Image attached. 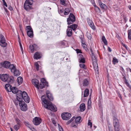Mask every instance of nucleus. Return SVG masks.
<instances>
[{"instance_id":"680f3d73","label":"nucleus","mask_w":131,"mask_h":131,"mask_svg":"<svg viewBox=\"0 0 131 131\" xmlns=\"http://www.w3.org/2000/svg\"><path fill=\"white\" fill-rule=\"evenodd\" d=\"M87 37L89 39H91V36L90 34H89V35H87Z\"/></svg>"},{"instance_id":"6e6d98bb","label":"nucleus","mask_w":131,"mask_h":131,"mask_svg":"<svg viewBox=\"0 0 131 131\" xmlns=\"http://www.w3.org/2000/svg\"><path fill=\"white\" fill-rule=\"evenodd\" d=\"M91 55L92 59L96 58L93 53H92Z\"/></svg>"},{"instance_id":"a18cd8bd","label":"nucleus","mask_w":131,"mask_h":131,"mask_svg":"<svg viewBox=\"0 0 131 131\" xmlns=\"http://www.w3.org/2000/svg\"><path fill=\"white\" fill-rule=\"evenodd\" d=\"M15 121L16 123H17V124L20 125L21 122L19 119L18 118H16L15 119Z\"/></svg>"},{"instance_id":"6e6552de","label":"nucleus","mask_w":131,"mask_h":131,"mask_svg":"<svg viewBox=\"0 0 131 131\" xmlns=\"http://www.w3.org/2000/svg\"><path fill=\"white\" fill-rule=\"evenodd\" d=\"M0 45L3 47H5L7 45V43L5 42V38L4 36L2 35H0Z\"/></svg>"},{"instance_id":"ddd939ff","label":"nucleus","mask_w":131,"mask_h":131,"mask_svg":"<svg viewBox=\"0 0 131 131\" xmlns=\"http://www.w3.org/2000/svg\"><path fill=\"white\" fill-rule=\"evenodd\" d=\"M93 61V65L95 71H97V72L98 71V68L97 64V60L96 58L92 59Z\"/></svg>"},{"instance_id":"0eeeda50","label":"nucleus","mask_w":131,"mask_h":131,"mask_svg":"<svg viewBox=\"0 0 131 131\" xmlns=\"http://www.w3.org/2000/svg\"><path fill=\"white\" fill-rule=\"evenodd\" d=\"M27 29V34L28 36L30 38H32L33 36V31L32 28L30 26H27L26 27Z\"/></svg>"},{"instance_id":"473e14b6","label":"nucleus","mask_w":131,"mask_h":131,"mask_svg":"<svg viewBox=\"0 0 131 131\" xmlns=\"http://www.w3.org/2000/svg\"><path fill=\"white\" fill-rule=\"evenodd\" d=\"M41 83L46 84V86H48V83L46 82L45 79L44 78H42L41 80Z\"/></svg>"},{"instance_id":"774afa93","label":"nucleus","mask_w":131,"mask_h":131,"mask_svg":"<svg viewBox=\"0 0 131 131\" xmlns=\"http://www.w3.org/2000/svg\"><path fill=\"white\" fill-rule=\"evenodd\" d=\"M127 71H129L130 73H131V69L129 68H128L127 69Z\"/></svg>"},{"instance_id":"cd10ccee","label":"nucleus","mask_w":131,"mask_h":131,"mask_svg":"<svg viewBox=\"0 0 131 131\" xmlns=\"http://www.w3.org/2000/svg\"><path fill=\"white\" fill-rule=\"evenodd\" d=\"M83 85L84 86H86L88 85L89 81L86 79H85L83 81Z\"/></svg>"},{"instance_id":"f3484780","label":"nucleus","mask_w":131,"mask_h":131,"mask_svg":"<svg viewBox=\"0 0 131 131\" xmlns=\"http://www.w3.org/2000/svg\"><path fill=\"white\" fill-rule=\"evenodd\" d=\"M87 20L88 23L90 26L93 29H95V27L92 20H90L89 18H88Z\"/></svg>"},{"instance_id":"dca6fc26","label":"nucleus","mask_w":131,"mask_h":131,"mask_svg":"<svg viewBox=\"0 0 131 131\" xmlns=\"http://www.w3.org/2000/svg\"><path fill=\"white\" fill-rule=\"evenodd\" d=\"M9 76L7 74H3L0 75V78L3 81H7Z\"/></svg>"},{"instance_id":"338daca9","label":"nucleus","mask_w":131,"mask_h":131,"mask_svg":"<svg viewBox=\"0 0 131 131\" xmlns=\"http://www.w3.org/2000/svg\"><path fill=\"white\" fill-rule=\"evenodd\" d=\"M120 69L123 72L124 71V70L123 69V68L122 67H120Z\"/></svg>"},{"instance_id":"69168bd1","label":"nucleus","mask_w":131,"mask_h":131,"mask_svg":"<svg viewBox=\"0 0 131 131\" xmlns=\"http://www.w3.org/2000/svg\"><path fill=\"white\" fill-rule=\"evenodd\" d=\"M71 122H72L70 120H69L67 122V125H68Z\"/></svg>"},{"instance_id":"9d476101","label":"nucleus","mask_w":131,"mask_h":131,"mask_svg":"<svg viewBox=\"0 0 131 131\" xmlns=\"http://www.w3.org/2000/svg\"><path fill=\"white\" fill-rule=\"evenodd\" d=\"M12 68L10 69L12 72H13L14 75L15 76H18L19 75L20 73L19 71L17 70L14 65H12L11 66Z\"/></svg>"},{"instance_id":"393cba45","label":"nucleus","mask_w":131,"mask_h":131,"mask_svg":"<svg viewBox=\"0 0 131 131\" xmlns=\"http://www.w3.org/2000/svg\"><path fill=\"white\" fill-rule=\"evenodd\" d=\"M77 25L75 24H73L70 26H68V28H71L73 30H74L77 28Z\"/></svg>"},{"instance_id":"603ef678","label":"nucleus","mask_w":131,"mask_h":131,"mask_svg":"<svg viewBox=\"0 0 131 131\" xmlns=\"http://www.w3.org/2000/svg\"><path fill=\"white\" fill-rule=\"evenodd\" d=\"M35 66L36 67V69L37 70L39 69V65L37 63H36L35 64Z\"/></svg>"},{"instance_id":"72a5a7b5","label":"nucleus","mask_w":131,"mask_h":131,"mask_svg":"<svg viewBox=\"0 0 131 131\" xmlns=\"http://www.w3.org/2000/svg\"><path fill=\"white\" fill-rule=\"evenodd\" d=\"M17 100H15V101L14 102L15 104L17 105H18V103L19 104V102H20L21 101H22L21 100H20L19 99H18L17 97Z\"/></svg>"},{"instance_id":"a19ab883","label":"nucleus","mask_w":131,"mask_h":131,"mask_svg":"<svg viewBox=\"0 0 131 131\" xmlns=\"http://www.w3.org/2000/svg\"><path fill=\"white\" fill-rule=\"evenodd\" d=\"M109 131H113V127L110 124H109L108 125Z\"/></svg>"},{"instance_id":"8fccbe9b","label":"nucleus","mask_w":131,"mask_h":131,"mask_svg":"<svg viewBox=\"0 0 131 131\" xmlns=\"http://www.w3.org/2000/svg\"><path fill=\"white\" fill-rule=\"evenodd\" d=\"M91 120H88V126H90V128H91L92 126V123L91 122Z\"/></svg>"},{"instance_id":"5701e85b","label":"nucleus","mask_w":131,"mask_h":131,"mask_svg":"<svg viewBox=\"0 0 131 131\" xmlns=\"http://www.w3.org/2000/svg\"><path fill=\"white\" fill-rule=\"evenodd\" d=\"M14 81V80L13 77L12 76H10L9 77V78H8L7 82L8 83H13Z\"/></svg>"},{"instance_id":"2eb2a0df","label":"nucleus","mask_w":131,"mask_h":131,"mask_svg":"<svg viewBox=\"0 0 131 131\" xmlns=\"http://www.w3.org/2000/svg\"><path fill=\"white\" fill-rule=\"evenodd\" d=\"M31 82L38 89H39V82L38 80L36 79H32L31 80Z\"/></svg>"},{"instance_id":"864d4df0","label":"nucleus","mask_w":131,"mask_h":131,"mask_svg":"<svg viewBox=\"0 0 131 131\" xmlns=\"http://www.w3.org/2000/svg\"><path fill=\"white\" fill-rule=\"evenodd\" d=\"M83 57V56L81 54H79L78 55V59L79 60Z\"/></svg>"},{"instance_id":"49530a36","label":"nucleus","mask_w":131,"mask_h":131,"mask_svg":"<svg viewBox=\"0 0 131 131\" xmlns=\"http://www.w3.org/2000/svg\"><path fill=\"white\" fill-rule=\"evenodd\" d=\"M29 48L31 52H33L34 50L33 45H30L29 47Z\"/></svg>"},{"instance_id":"f03ea898","label":"nucleus","mask_w":131,"mask_h":131,"mask_svg":"<svg viewBox=\"0 0 131 131\" xmlns=\"http://www.w3.org/2000/svg\"><path fill=\"white\" fill-rule=\"evenodd\" d=\"M33 2L32 0H26L24 5V8L27 10H29L31 9Z\"/></svg>"},{"instance_id":"a878e982","label":"nucleus","mask_w":131,"mask_h":131,"mask_svg":"<svg viewBox=\"0 0 131 131\" xmlns=\"http://www.w3.org/2000/svg\"><path fill=\"white\" fill-rule=\"evenodd\" d=\"M17 81L18 84L19 85L22 83L23 81V78L21 77H19L17 78Z\"/></svg>"},{"instance_id":"e433bc0d","label":"nucleus","mask_w":131,"mask_h":131,"mask_svg":"<svg viewBox=\"0 0 131 131\" xmlns=\"http://www.w3.org/2000/svg\"><path fill=\"white\" fill-rule=\"evenodd\" d=\"M46 86V84L41 83L39 85V88H40L41 89H42L43 88L45 87V86Z\"/></svg>"},{"instance_id":"1a4fd4ad","label":"nucleus","mask_w":131,"mask_h":131,"mask_svg":"<svg viewBox=\"0 0 131 131\" xmlns=\"http://www.w3.org/2000/svg\"><path fill=\"white\" fill-rule=\"evenodd\" d=\"M19 106L22 111H26L27 109V104L23 101L19 102Z\"/></svg>"},{"instance_id":"2f4dec72","label":"nucleus","mask_w":131,"mask_h":131,"mask_svg":"<svg viewBox=\"0 0 131 131\" xmlns=\"http://www.w3.org/2000/svg\"><path fill=\"white\" fill-rule=\"evenodd\" d=\"M102 39L104 44L105 45H107V42L104 36H102Z\"/></svg>"},{"instance_id":"f704fd0d","label":"nucleus","mask_w":131,"mask_h":131,"mask_svg":"<svg viewBox=\"0 0 131 131\" xmlns=\"http://www.w3.org/2000/svg\"><path fill=\"white\" fill-rule=\"evenodd\" d=\"M118 61L117 59L115 57H114L113 58L112 60V62L114 64H115V63H118Z\"/></svg>"},{"instance_id":"a211bd4d","label":"nucleus","mask_w":131,"mask_h":131,"mask_svg":"<svg viewBox=\"0 0 131 131\" xmlns=\"http://www.w3.org/2000/svg\"><path fill=\"white\" fill-rule=\"evenodd\" d=\"M46 94L47 98L50 101H52L53 100V98L52 94L50 93L48 91H47L46 92Z\"/></svg>"},{"instance_id":"412c9836","label":"nucleus","mask_w":131,"mask_h":131,"mask_svg":"<svg viewBox=\"0 0 131 131\" xmlns=\"http://www.w3.org/2000/svg\"><path fill=\"white\" fill-rule=\"evenodd\" d=\"M98 1L99 4L101 8L105 9L106 8V6L102 3L100 0H98Z\"/></svg>"},{"instance_id":"c756f323","label":"nucleus","mask_w":131,"mask_h":131,"mask_svg":"<svg viewBox=\"0 0 131 131\" xmlns=\"http://www.w3.org/2000/svg\"><path fill=\"white\" fill-rule=\"evenodd\" d=\"M24 100L26 103H29L30 101V99L29 96L27 95L23 98Z\"/></svg>"},{"instance_id":"4be33fe9","label":"nucleus","mask_w":131,"mask_h":131,"mask_svg":"<svg viewBox=\"0 0 131 131\" xmlns=\"http://www.w3.org/2000/svg\"><path fill=\"white\" fill-rule=\"evenodd\" d=\"M85 104L84 103L81 104L80 106V111L81 112L84 111L85 110Z\"/></svg>"},{"instance_id":"7ed1b4c3","label":"nucleus","mask_w":131,"mask_h":131,"mask_svg":"<svg viewBox=\"0 0 131 131\" xmlns=\"http://www.w3.org/2000/svg\"><path fill=\"white\" fill-rule=\"evenodd\" d=\"M75 17L72 13H70L69 17L67 19V24L68 25L73 24L75 20Z\"/></svg>"},{"instance_id":"052dcab7","label":"nucleus","mask_w":131,"mask_h":131,"mask_svg":"<svg viewBox=\"0 0 131 131\" xmlns=\"http://www.w3.org/2000/svg\"><path fill=\"white\" fill-rule=\"evenodd\" d=\"M78 125L77 123H76L74 125H73V123L72 125V127H76Z\"/></svg>"},{"instance_id":"5fc2aeb1","label":"nucleus","mask_w":131,"mask_h":131,"mask_svg":"<svg viewBox=\"0 0 131 131\" xmlns=\"http://www.w3.org/2000/svg\"><path fill=\"white\" fill-rule=\"evenodd\" d=\"M84 38V37L82 36H81L80 37V39H81V42H82V41H84L83 40Z\"/></svg>"},{"instance_id":"f8f14e48","label":"nucleus","mask_w":131,"mask_h":131,"mask_svg":"<svg viewBox=\"0 0 131 131\" xmlns=\"http://www.w3.org/2000/svg\"><path fill=\"white\" fill-rule=\"evenodd\" d=\"M61 116L63 119L68 120L71 117V114L69 113H65L61 114Z\"/></svg>"},{"instance_id":"4d7b16f0","label":"nucleus","mask_w":131,"mask_h":131,"mask_svg":"<svg viewBox=\"0 0 131 131\" xmlns=\"http://www.w3.org/2000/svg\"><path fill=\"white\" fill-rule=\"evenodd\" d=\"M76 51L78 53H82L81 50L78 49H76Z\"/></svg>"},{"instance_id":"bf43d9fd","label":"nucleus","mask_w":131,"mask_h":131,"mask_svg":"<svg viewBox=\"0 0 131 131\" xmlns=\"http://www.w3.org/2000/svg\"><path fill=\"white\" fill-rule=\"evenodd\" d=\"M8 9L11 11L12 10H13V8L10 5L8 6Z\"/></svg>"},{"instance_id":"e2e57ef3","label":"nucleus","mask_w":131,"mask_h":131,"mask_svg":"<svg viewBox=\"0 0 131 131\" xmlns=\"http://www.w3.org/2000/svg\"><path fill=\"white\" fill-rule=\"evenodd\" d=\"M64 12V10L63 9H60L59 11V13L61 14L62 13Z\"/></svg>"},{"instance_id":"423d86ee","label":"nucleus","mask_w":131,"mask_h":131,"mask_svg":"<svg viewBox=\"0 0 131 131\" xmlns=\"http://www.w3.org/2000/svg\"><path fill=\"white\" fill-rule=\"evenodd\" d=\"M2 66L3 67L6 68H8L10 69L12 68L11 66L12 65H14L13 64H10V63L7 61H5L2 63Z\"/></svg>"},{"instance_id":"7c9ffc66","label":"nucleus","mask_w":131,"mask_h":131,"mask_svg":"<svg viewBox=\"0 0 131 131\" xmlns=\"http://www.w3.org/2000/svg\"><path fill=\"white\" fill-rule=\"evenodd\" d=\"M89 94V90L88 89H86L84 91V97L88 96Z\"/></svg>"},{"instance_id":"ea45409f","label":"nucleus","mask_w":131,"mask_h":131,"mask_svg":"<svg viewBox=\"0 0 131 131\" xmlns=\"http://www.w3.org/2000/svg\"><path fill=\"white\" fill-rule=\"evenodd\" d=\"M82 43V47H83L86 50V49H87V48L86 47V44H85V43L84 41H82V42H81Z\"/></svg>"},{"instance_id":"09e8293b","label":"nucleus","mask_w":131,"mask_h":131,"mask_svg":"<svg viewBox=\"0 0 131 131\" xmlns=\"http://www.w3.org/2000/svg\"><path fill=\"white\" fill-rule=\"evenodd\" d=\"M95 7V9L96 12H98L100 10V9L99 7L95 5H94Z\"/></svg>"},{"instance_id":"13d9d810","label":"nucleus","mask_w":131,"mask_h":131,"mask_svg":"<svg viewBox=\"0 0 131 131\" xmlns=\"http://www.w3.org/2000/svg\"><path fill=\"white\" fill-rule=\"evenodd\" d=\"M115 131H120V128H114Z\"/></svg>"},{"instance_id":"37998d69","label":"nucleus","mask_w":131,"mask_h":131,"mask_svg":"<svg viewBox=\"0 0 131 131\" xmlns=\"http://www.w3.org/2000/svg\"><path fill=\"white\" fill-rule=\"evenodd\" d=\"M79 60V62L80 63H84L85 62V59L84 57L81 58V59Z\"/></svg>"},{"instance_id":"b1692460","label":"nucleus","mask_w":131,"mask_h":131,"mask_svg":"<svg viewBox=\"0 0 131 131\" xmlns=\"http://www.w3.org/2000/svg\"><path fill=\"white\" fill-rule=\"evenodd\" d=\"M81 116H79L77 117L75 119V122L77 124H79L81 122Z\"/></svg>"},{"instance_id":"4468645a","label":"nucleus","mask_w":131,"mask_h":131,"mask_svg":"<svg viewBox=\"0 0 131 131\" xmlns=\"http://www.w3.org/2000/svg\"><path fill=\"white\" fill-rule=\"evenodd\" d=\"M41 122V119L37 117H35L33 119V122L34 124L35 125H38Z\"/></svg>"},{"instance_id":"de8ad7c7","label":"nucleus","mask_w":131,"mask_h":131,"mask_svg":"<svg viewBox=\"0 0 131 131\" xmlns=\"http://www.w3.org/2000/svg\"><path fill=\"white\" fill-rule=\"evenodd\" d=\"M34 50H36L38 49V46L36 44H34L33 45Z\"/></svg>"},{"instance_id":"6ab92c4d","label":"nucleus","mask_w":131,"mask_h":131,"mask_svg":"<svg viewBox=\"0 0 131 131\" xmlns=\"http://www.w3.org/2000/svg\"><path fill=\"white\" fill-rule=\"evenodd\" d=\"M41 57V54L40 53L37 52L34 55V59H40Z\"/></svg>"},{"instance_id":"20e7f679","label":"nucleus","mask_w":131,"mask_h":131,"mask_svg":"<svg viewBox=\"0 0 131 131\" xmlns=\"http://www.w3.org/2000/svg\"><path fill=\"white\" fill-rule=\"evenodd\" d=\"M27 93L25 91H24L22 92L20 90L18 91L17 92V94L16 95L18 99H19L20 100L22 101L23 99L26 96H27Z\"/></svg>"},{"instance_id":"bb28decb","label":"nucleus","mask_w":131,"mask_h":131,"mask_svg":"<svg viewBox=\"0 0 131 131\" xmlns=\"http://www.w3.org/2000/svg\"><path fill=\"white\" fill-rule=\"evenodd\" d=\"M64 11V14L65 15H68L70 11V9L68 8H66Z\"/></svg>"},{"instance_id":"39448f33","label":"nucleus","mask_w":131,"mask_h":131,"mask_svg":"<svg viewBox=\"0 0 131 131\" xmlns=\"http://www.w3.org/2000/svg\"><path fill=\"white\" fill-rule=\"evenodd\" d=\"M10 86L9 84H6L5 85V88L6 90L8 92H11L12 91L13 93H16V95L17 94V92L19 90H18L16 87H13L12 89H11L10 87L11 86L9 87V89H8L7 88V86Z\"/></svg>"},{"instance_id":"4c0bfd02","label":"nucleus","mask_w":131,"mask_h":131,"mask_svg":"<svg viewBox=\"0 0 131 131\" xmlns=\"http://www.w3.org/2000/svg\"><path fill=\"white\" fill-rule=\"evenodd\" d=\"M60 4L64 6H66L67 4L66 3V0H60Z\"/></svg>"},{"instance_id":"0e129e2a","label":"nucleus","mask_w":131,"mask_h":131,"mask_svg":"<svg viewBox=\"0 0 131 131\" xmlns=\"http://www.w3.org/2000/svg\"><path fill=\"white\" fill-rule=\"evenodd\" d=\"M52 122L54 124V125H55L56 124V122L55 120H53L52 121Z\"/></svg>"},{"instance_id":"aec40b11","label":"nucleus","mask_w":131,"mask_h":131,"mask_svg":"<svg viewBox=\"0 0 131 131\" xmlns=\"http://www.w3.org/2000/svg\"><path fill=\"white\" fill-rule=\"evenodd\" d=\"M72 29L69 28H68L67 30V36L68 37L71 36L72 35Z\"/></svg>"},{"instance_id":"79ce46f5","label":"nucleus","mask_w":131,"mask_h":131,"mask_svg":"<svg viewBox=\"0 0 131 131\" xmlns=\"http://www.w3.org/2000/svg\"><path fill=\"white\" fill-rule=\"evenodd\" d=\"M20 125L17 124L15 125L14 127V128L16 130H17L19 128Z\"/></svg>"},{"instance_id":"c03bdc74","label":"nucleus","mask_w":131,"mask_h":131,"mask_svg":"<svg viewBox=\"0 0 131 131\" xmlns=\"http://www.w3.org/2000/svg\"><path fill=\"white\" fill-rule=\"evenodd\" d=\"M79 66L81 68H82L84 69H86V68L85 67V65H84L83 64H79Z\"/></svg>"},{"instance_id":"f257e3e1","label":"nucleus","mask_w":131,"mask_h":131,"mask_svg":"<svg viewBox=\"0 0 131 131\" xmlns=\"http://www.w3.org/2000/svg\"><path fill=\"white\" fill-rule=\"evenodd\" d=\"M41 98L42 105L45 108L54 112L57 111V109L56 106L53 105L51 102L47 100L45 95H42Z\"/></svg>"},{"instance_id":"9b49d317","label":"nucleus","mask_w":131,"mask_h":131,"mask_svg":"<svg viewBox=\"0 0 131 131\" xmlns=\"http://www.w3.org/2000/svg\"><path fill=\"white\" fill-rule=\"evenodd\" d=\"M113 125L114 128L119 127V123L118 119L115 116L113 118Z\"/></svg>"},{"instance_id":"3c124183","label":"nucleus","mask_w":131,"mask_h":131,"mask_svg":"<svg viewBox=\"0 0 131 131\" xmlns=\"http://www.w3.org/2000/svg\"><path fill=\"white\" fill-rule=\"evenodd\" d=\"M19 45H20V49H21V50L22 52V53H23V48H22V45H21V44L20 42V41L19 40Z\"/></svg>"},{"instance_id":"58836bf2","label":"nucleus","mask_w":131,"mask_h":131,"mask_svg":"<svg viewBox=\"0 0 131 131\" xmlns=\"http://www.w3.org/2000/svg\"><path fill=\"white\" fill-rule=\"evenodd\" d=\"M124 82L127 85L129 88H131V85L129 84V83L127 81V79H125L124 80Z\"/></svg>"},{"instance_id":"c9c22d12","label":"nucleus","mask_w":131,"mask_h":131,"mask_svg":"<svg viewBox=\"0 0 131 131\" xmlns=\"http://www.w3.org/2000/svg\"><path fill=\"white\" fill-rule=\"evenodd\" d=\"M128 39L131 41V29L128 30Z\"/></svg>"},{"instance_id":"c85d7f7f","label":"nucleus","mask_w":131,"mask_h":131,"mask_svg":"<svg viewBox=\"0 0 131 131\" xmlns=\"http://www.w3.org/2000/svg\"><path fill=\"white\" fill-rule=\"evenodd\" d=\"M25 125L28 127L30 130H31V126L30 124L28 122L25 121L24 122Z\"/></svg>"}]
</instances>
